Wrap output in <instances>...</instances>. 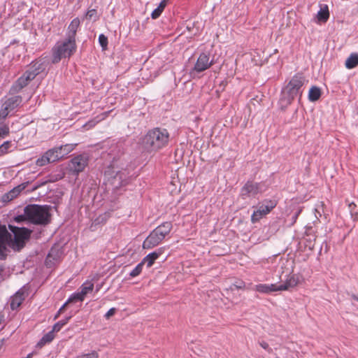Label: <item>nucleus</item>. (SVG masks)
Masks as SVG:
<instances>
[{"mask_svg": "<svg viewBox=\"0 0 358 358\" xmlns=\"http://www.w3.org/2000/svg\"><path fill=\"white\" fill-rule=\"evenodd\" d=\"M304 82L305 78L301 73H297L292 77L282 92L281 98L279 101L282 109L290 105L295 98H301Z\"/></svg>", "mask_w": 358, "mask_h": 358, "instance_id": "f257e3e1", "label": "nucleus"}, {"mask_svg": "<svg viewBox=\"0 0 358 358\" xmlns=\"http://www.w3.org/2000/svg\"><path fill=\"white\" fill-rule=\"evenodd\" d=\"M169 141V133L159 127L149 130L143 138L144 148L150 152L158 151L166 146Z\"/></svg>", "mask_w": 358, "mask_h": 358, "instance_id": "f03ea898", "label": "nucleus"}, {"mask_svg": "<svg viewBox=\"0 0 358 358\" xmlns=\"http://www.w3.org/2000/svg\"><path fill=\"white\" fill-rule=\"evenodd\" d=\"M50 206L37 204L28 205L24 208L27 221L34 224L46 225L50 222Z\"/></svg>", "mask_w": 358, "mask_h": 358, "instance_id": "7ed1b4c3", "label": "nucleus"}, {"mask_svg": "<svg viewBox=\"0 0 358 358\" xmlns=\"http://www.w3.org/2000/svg\"><path fill=\"white\" fill-rule=\"evenodd\" d=\"M173 227L171 222H165L152 230L143 243V249H152L157 246L170 233Z\"/></svg>", "mask_w": 358, "mask_h": 358, "instance_id": "20e7f679", "label": "nucleus"}, {"mask_svg": "<svg viewBox=\"0 0 358 358\" xmlns=\"http://www.w3.org/2000/svg\"><path fill=\"white\" fill-rule=\"evenodd\" d=\"M76 43L66 38L62 42H58L52 49V63L57 64L62 58L70 57L76 50Z\"/></svg>", "mask_w": 358, "mask_h": 358, "instance_id": "39448f33", "label": "nucleus"}, {"mask_svg": "<svg viewBox=\"0 0 358 358\" xmlns=\"http://www.w3.org/2000/svg\"><path fill=\"white\" fill-rule=\"evenodd\" d=\"M129 174L127 169L118 170L114 167L109 168L105 173L108 182L114 189H119L126 185L128 182Z\"/></svg>", "mask_w": 358, "mask_h": 358, "instance_id": "423d86ee", "label": "nucleus"}, {"mask_svg": "<svg viewBox=\"0 0 358 358\" xmlns=\"http://www.w3.org/2000/svg\"><path fill=\"white\" fill-rule=\"evenodd\" d=\"M8 228L13 234L14 245L19 249L23 248L25 241L29 240L31 231L24 227H18L11 224L8 225Z\"/></svg>", "mask_w": 358, "mask_h": 358, "instance_id": "0eeeda50", "label": "nucleus"}, {"mask_svg": "<svg viewBox=\"0 0 358 358\" xmlns=\"http://www.w3.org/2000/svg\"><path fill=\"white\" fill-rule=\"evenodd\" d=\"M277 205L275 200H264L251 216L252 223L258 222L262 217L268 215Z\"/></svg>", "mask_w": 358, "mask_h": 358, "instance_id": "6e6552de", "label": "nucleus"}, {"mask_svg": "<svg viewBox=\"0 0 358 358\" xmlns=\"http://www.w3.org/2000/svg\"><path fill=\"white\" fill-rule=\"evenodd\" d=\"M34 79V74L26 71L11 86L9 93L16 94Z\"/></svg>", "mask_w": 358, "mask_h": 358, "instance_id": "1a4fd4ad", "label": "nucleus"}, {"mask_svg": "<svg viewBox=\"0 0 358 358\" xmlns=\"http://www.w3.org/2000/svg\"><path fill=\"white\" fill-rule=\"evenodd\" d=\"M88 164V157L85 155H79L74 157L69 164V171L78 175L84 171Z\"/></svg>", "mask_w": 358, "mask_h": 358, "instance_id": "9d476101", "label": "nucleus"}, {"mask_svg": "<svg viewBox=\"0 0 358 358\" xmlns=\"http://www.w3.org/2000/svg\"><path fill=\"white\" fill-rule=\"evenodd\" d=\"M62 159V155L57 148H53L46 151L41 157L38 158L36 164L37 166H43L48 164L52 163Z\"/></svg>", "mask_w": 358, "mask_h": 358, "instance_id": "9b49d317", "label": "nucleus"}, {"mask_svg": "<svg viewBox=\"0 0 358 358\" xmlns=\"http://www.w3.org/2000/svg\"><path fill=\"white\" fill-rule=\"evenodd\" d=\"M262 192V186L259 183L248 181L241 188V196L245 199L246 197L255 196Z\"/></svg>", "mask_w": 358, "mask_h": 358, "instance_id": "f8f14e48", "label": "nucleus"}, {"mask_svg": "<svg viewBox=\"0 0 358 358\" xmlns=\"http://www.w3.org/2000/svg\"><path fill=\"white\" fill-rule=\"evenodd\" d=\"M213 59L210 60V56L207 53H201L199 56L192 71L200 73L209 69L213 65Z\"/></svg>", "mask_w": 358, "mask_h": 358, "instance_id": "ddd939ff", "label": "nucleus"}, {"mask_svg": "<svg viewBox=\"0 0 358 358\" xmlns=\"http://www.w3.org/2000/svg\"><path fill=\"white\" fill-rule=\"evenodd\" d=\"M11 234L8 231L5 225H0V259L6 257V245L11 241Z\"/></svg>", "mask_w": 358, "mask_h": 358, "instance_id": "4468645a", "label": "nucleus"}, {"mask_svg": "<svg viewBox=\"0 0 358 358\" xmlns=\"http://www.w3.org/2000/svg\"><path fill=\"white\" fill-rule=\"evenodd\" d=\"M25 299V292L22 289L18 290L10 300V308L13 310H17Z\"/></svg>", "mask_w": 358, "mask_h": 358, "instance_id": "2eb2a0df", "label": "nucleus"}, {"mask_svg": "<svg viewBox=\"0 0 358 358\" xmlns=\"http://www.w3.org/2000/svg\"><path fill=\"white\" fill-rule=\"evenodd\" d=\"M80 24V20L78 17L74 18L71 22L66 33V38L76 41V36Z\"/></svg>", "mask_w": 358, "mask_h": 358, "instance_id": "dca6fc26", "label": "nucleus"}, {"mask_svg": "<svg viewBox=\"0 0 358 358\" xmlns=\"http://www.w3.org/2000/svg\"><path fill=\"white\" fill-rule=\"evenodd\" d=\"M164 250V248H159L155 252H152L148 255H146L141 262L143 264H146L148 268L151 267L153 264L155 263V261L159 258V257L163 254Z\"/></svg>", "mask_w": 358, "mask_h": 358, "instance_id": "f3484780", "label": "nucleus"}, {"mask_svg": "<svg viewBox=\"0 0 358 358\" xmlns=\"http://www.w3.org/2000/svg\"><path fill=\"white\" fill-rule=\"evenodd\" d=\"M29 182H23L18 186L14 187L12 190H10L7 194H4L3 196V199L4 201H11L15 197H17L20 193L24 190L27 186L28 185Z\"/></svg>", "mask_w": 358, "mask_h": 358, "instance_id": "a211bd4d", "label": "nucleus"}, {"mask_svg": "<svg viewBox=\"0 0 358 358\" xmlns=\"http://www.w3.org/2000/svg\"><path fill=\"white\" fill-rule=\"evenodd\" d=\"M22 101V98L20 95H15L8 98L3 103V106L6 109L13 110L17 108Z\"/></svg>", "mask_w": 358, "mask_h": 358, "instance_id": "6ab92c4d", "label": "nucleus"}, {"mask_svg": "<svg viewBox=\"0 0 358 358\" xmlns=\"http://www.w3.org/2000/svg\"><path fill=\"white\" fill-rule=\"evenodd\" d=\"M299 282V277L296 274H292L288 276L287 280L281 287L283 290H288L290 288L296 287Z\"/></svg>", "mask_w": 358, "mask_h": 358, "instance_id": "aec40b11", "label": "nucleus"}, {"mask_svg": "<svg viewBox=\"0 0 358 358\" xmlns=\"http://www.w3.org/2000/svg\"><path fill=\"white\" fill-rule=\"evenodd\" d=\"M45 66L44 62L40 61H36L32 63V65L27 69V71H29L30 73L34 74V78L38 75L40 73L43 72L45 70Z\"/></svg>", "mask_w": 358, "mask_h": 358, "instance_id": "412c9836", "label": "nucleus"}, {"mask_svg": "<svg viewBox=\"0 0 358 358\" xmlns=\"http://www.w3.org/2000/svg\"><path fill=\"white\" fill-rule=\"evenodd\" d=\"M329 17V11L327 5H323L320 7L317 14V21L320 22H326Z\"/></svg>", "mask_w": 358, "mask_h": 358, "instance_id": "4be33fe9", "label": "nucleus"}, {"mask_svg": "<svg viewBox=\"0 0 358 358\" xmlns=\"http://www.w3.org/2000/svg\"><path fill=\"white\" fill-rule=\"evenodd\" d=\"M345 67L352 69L358 66V54L352 53L345 60Z\"/></svg>", "mask_w": 358, "mask_h": 358, "instance_id": "5701e85b", "label": "nucleus"}, {"mask_svg": "<svg viewBox=\"0 0 358 358\" xmlns=\"http://www.w3.org/2000/svg\"><path fill=\"white\" fill-rule=\"evenodd\" d=\"M168 1L169 0H162L158 7L155 8L151 13V17L152 19H157L161 15L162 13L167 5Z\"/></svg>", "mask_w": 358, "mask_h": 358, "instance_id": "b1692460", "label": "nucleus"}, {"mask_svg": "<svg viewBox=\"0 0 358 358\" xmlns=\"http://www.w3.org/2000/svg\"><path fill=\"white\" fill-rule=\"evenodd\" d=\"M321 96V90L318 87L313 86L308 93V99L311 101H317Z\"/></svg>", "mask_w": 358, "mask_h": 358, "instance_id": "393cba45", "label": "nucleus"}, {"mask_svg": "<svg viewBox=\"0 0 358 358\" xmlns=\"http://www.w3.org/2000/svg\"><path fill=\"white\" fill-rule=\"evenodd\" d=\"M76 145L77 144H66L59 147H57L60 152V155H62V158L73 151L75 149Z\"/></svg>", "mask_w": 358, "mask_h": 358, "instance_id": "a878e982", "label": "nucleus"}, {"mask_svg": "<svg viewBox=\"0 0 358 358\" xmlns=\"http://www.w3.org/2000/svg\"><path fill=\"white\" fill-rule=\"evenodd\" d=\"M94 289V284L91 282H86L80 287V292H79L84 297Z\"/></svg>", "mask_w": 358, "mask_h": 358, "instance_id": "bb28decb", "label": "nucleus"}, {"mask_svg": "<svg viewBox=\"0 0 358 358\" xmlns=\"http://www.w3.org/2000/svg\"><path fill=\"white\" fill-rule=\"evenodd\" d=\"M55 332V331H52H52H49L48 333H47L46 334H45L42 337V338L40 340V341L38 343V345L41 346V345H45V343L51 342L55 338V335H54Z\"/></svg>", "mask_w": 358, "mask_h": 358, "instance_id": "cd10ccee", "label": "nucleus"}, {"mask_svg": "<svg viewBox=\"0 0 358 358\" xmlns=\"http://www.w3.org/2000/svg\"><path fill=\"white\" fill-rule=\"evenodd\" d=\"M71 316L66 317L65 319L55 323L52 327V331L58 332L60 329L68 323Z\"/></svg>", "mask_w": 358, "mask_h": 358, "instance_id": "c85d7f7f", "label": "nucleus"}, {"mask_svg": "<svg viewBox=\"0 0 358 358\" xmlns=\"http://www.w3.org/2000/svg\"><path fill=\"white\" fill-rule=\"evenodd\" d=\"M85 297L80 293H74L67 300V303H76L77 301H83Z\"/></svg>", "mask_w": 358, "mask_h": 358, "instance_id": "c756f323", "label": "nucleus"}, {"mask_svg": "<svg viewBox=\"0 0 358 358\" xmlns=\"http://www.w3.org/2000/svg\"><path fill=\"white\" fill-rule=\"evenodd\" d=\"M253 289L255 291L263 294H268L270 290L267 284L256 285Z\"/></svg>", "mask_w": 358, "mask_h": 358, "instance_id": "7c9ffc66", "label": "nucleus"}, {"mask_svg": "<svg viewBox=\"0 0 358 358\" xmlns=\"http://www.w3.org/2000/svg\"><path fill=\"white\" fill-rule=\"evenodd\" d=\"M11 147L10 141H5L2 145H0V156H3L8 152V150Z\"/></svg>", "mask_w": 358, "mask_h": 358, "instance_id": "2f4dec72", "label": "nucleus"}, {"mask_svg": "<svg viewBox=\"0 0 358 358\" xmlns=\"http://www.w3.org/2000/svg\"><path fill=\"white\" fill-rule=\"evenodd\" d=\"M143 264L141 262L129 273L132 278L138 276L142 271Z\"/></svg>", "mask_w": 358, "mask_h": 358, "instance_id": "473e14b6", "label": "nucleus"}, {"mask_svg": "<svg viewBox=\"0 0 358 358\" xmlns=\"http://www.w3.org/2000/svg\"><path fill=\"white\" fill-rule=\"evenodd\" d=\"M99 42L103 50L107 49L108 38L104 34H100L99 36Z\"/></svg>", "mask_w": 358, "mask_h": 358, "instance_id": "72a5a7b5", "label": "nucleus"}, {"mask_svg": "<svg viewBox=\"0 0 358 358\" xmlns=\"http://www.w3.org/2000/svg\"><path fill=\"white\" fill-rule=\"evenodd\" d=\"M99 355L96 351H92L90 353L81 355L76 358H98Z\"/></svg>", "mask_w": 358, "mask_h": 358, "instance_id": "f704fd0d", "label": "nucleus"}, {"mask_svg": "<svg viewBox=\"0 0 358 358\" xmlns=\"http://www.w3.org/2000/svg\"><path fill=\"white\" fill-rule=\"evenodd\" d=\"M268 286L270 289L269 293L273 292L282 291L281 285H277L275 284H271V285H268Z\"/></svg>", "mask_w": 358, "mask_h": 358, "instance_id": "c9c22d12", "label": "nucleus"}, {"mask_svg": "<svg viewBox=\"0 0 358 358\" xmlns=\"http://www.w3.org/2000/svg\"><path fill=\"white\" fill-rule=\"evenodd\" d=\"M301 211H302V209L299 208L297 210V211L293 215V216L292 217V222H291L290 225H293L296 222V220H297L299 214L301 213Z\"/></svg>", "mask_w": 358, "mask_h": 358, "instance_id": "e433bc0d", "label": "nucleus"}, {"mask_svg": "<svg viewBox=\"0 0 358 358\" xmlns=\"http://www.w3.org/2000/svg\"><path fill=\"white\" fill-rule=\"evenodd\" d=\"M86 17L88 19H92L93 17H96V10L95 9H92V10H88L86 14Z\"/></svg>", "mask_w": 358, "mask_h": 358, "instance_id": "4c0bfd02", "label": "nucleus"}, {"mask_svg": "<svg viewBox=\"0 0 358 358\" xmlns=\"http://www.w3.org/2000/svg\"><path fill=\"white\" fill-rule=\"evenodd\" d=\"M15 220L17 222H21L22 221L27 220V215H26L25 213L24 212L23 215H20L16 216L15 217Z\"/></svg>", "mask_w": 358, "mask_h": 358, "instance_id": "58836bf2", "label": "nucleus"}, {"mask_svg": "<svg viewBox=\"0 0 358 358\" xmlns=\"http://www.w3.org/2000/svg\"><path fill=\"white\" fill-rule=\"evenodd\" d=\"M116 312V308H111L110 309L108 310V311L106 313L105 315V317L106 319H108L110 318L111 316H113Z\"/></svg>", "mask_w": 358, "mask_h": 358, "instance_id": "ea45409f", "label": "nucleus"}, {"mask_svg": "<svg viewBox=\"0 0 358 358\" xmlns=\"http://www.w3.org/2000/svg\"><path fill=\"white\" fill-rule=\"evenodd\" d=\"M259 345L262 348L267 350L268 352H270L271 351V349L269 348V345L266 342L261 341V342H259Z\"/></svg>", "mask_w": 358, "mask_h": 358, "instance_id": "a19ab883", "label": "nucleus"}, {"mask_svg": "<svg viewBox=\"0 0 358 358\" xmlns=\"http://www.w3.org/2000/svg\"><path fill=\"white\" fill-rule=\"evenodd\" d=\"M9 133L8 128L7 127H1L0 128V137L8 135Z\"/></svg>", "mask_w": 358, "mask_h": 358, "instance_id": "79ce46f5", "label": "nucleus"}, {"mask_svg": "<svg viewBox=\"0 0 358 358\" xmlns=\"http://www.w3.org/2000/svg\"><path fill=\"white\" fill-rule=\"evenodd\" d=\"M57 180V178H56V179H52V178H51V179H49L48 180H46V181H45V182H41V183H40V184L37 185L36 186H35V187L33 188V190L36 189L38 187H41V186H42V185H45V184H46L48 182H53L56 181Z\"/></svg>", "mask_w": 358, "mask_h": 358, "instance_id": "37998d69", "label": "nucleus"}, {"mask_svg": "<svg viewBox=\"0 0 358 358\" xmlns=\"http://www.w3.org/2000/svg\"><path fill=\"white\" fill-rule=\"evenodd\" d=\"M3 108H2L0 111V116L6 117L11 110L10 109H6V107L3 106Z\"/></svg>", "mask_w": 358, "mask_h": 358, "instance_id": "c03bdc74", "label": "nucleus"}, {"mask_svg": "<svg viewBox=\"0 0 358 358\" xmlns=\"http://www.w3.org/2000/svg\"><path fill=\"white\" fill-rule=\"evenodd\" d=\"M234 286H236L238 289H242L244 287L245 284L243 282H237L236 284H234Z\"/></svg>", "mask_w": 358, "mask_h": 358, "instance_id": "a18cd8bd", "label": "nucleus"}, {"mask_svg": "<svg viewBox=\"0 0 358 358\" xmlns=\"http://www.w3.org/2000/svg\"><path fill=\"white\" fill-rule=\"evenodd\" d=\"M69 303H67V301L63 304V306L59 309V313H62L64 312V310L65 307L69 304Z\"/></svg>", "mask_w": 358, "mask_h": 358, "instance_id": "49530a36", "label": "nucleus"}, {"mask_svg": "<svg viewBox=\"0 0 358 358\" xmlns=\"http://www.w3.org/2000/svg\"><path fill=\"white\" fill-rule=\"evenodd\" d=\"M34 355V352L29 353L25 358H31Z\"/></svg>", "mask_w": 358, "mask_h": 358, "instance_id": "de8ad7c7", "label": "nucleus"}, {"mask_svg": "<svg viewBox=\"0 0 358 358\" xmlns=\"http://www.w3.org/2000/svg\"><path fill=\"white\" fill-rule=\"evenodd\" d=\"M352 299H355V300H356V301H358V297H357L356 295L353 294V295L352 296Z\"/></svg>", "mask_w": 358, "mask_h": 358, "instance_id": "09e8293b", "label": "nucleus"}, {"mask_svg": "<svg viewBox=\"0 0 358 358\" xmlns=\"http://www.w3.org/2000/svg\"><path fill=\"white\" fill-rule=\"evenodd\" d=\"M60 314H61V313H59V311H58V312H57V313L55 315V316L54 319H55V320L57 319Z\"/></svg>", "mask_w": 358, "mask_h": 358, "instance_id": "8fccbe9b", "label": "nucleus"}, {"mask_svg": "<svg viewBox=\"0 0 358 358\" xmlns=\"http://www.w3.org/2000/svg\"><path fill=\"white\" fill-rule=\"evenodd\" d=\"M3 271V268L2 266H0V275L2 274Z\"/></svg>", "mask_w": 358, "mask_h": 358, "instance_id": "3c124183", "label": "nucleus"}, {"mask_svg": "<svg viewBox=\"0 0 358 358\" xmlns=\"http://www.w3.org/2000/svg\"><path fill=\"white\" fill-rule=\"evenodd\" d=\"M3 315H0V324L1 323L2 320H3Z\"/></svg>", "mask_w": 358, "mask_h": 358, "instance_id": "603ef678", "label": "nucleus"}, {"mask_svg": "<svg viewBox=\"0 0 358 358\" xmlns=\"http://www.w3.org/2000/svg\"><path fill=\"white\" fill-rule=\"evenodd\" d=\"M99 289H100V287H97L96 292H98L99 290Z\"/></svg>", "mask_w": 358, "mask_h": 358, "instance_id": "864d4df0", "label": "nucleus"}]
</instances>
